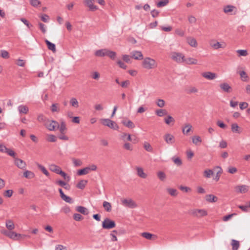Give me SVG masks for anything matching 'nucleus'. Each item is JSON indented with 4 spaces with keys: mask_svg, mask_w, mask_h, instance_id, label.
<instances>
[{
    "mask_svg": "<svg viewBox=\"0 0 250 250\" xmlns=\"http://www.w3.org/2000/svg\"><path fill=\"white\" fill-rule=\"evenodd\" d=\"M142 65L145 68L150 69L156 67L157 66V63L155 60L147 57L144 59Z\"/></svg>",
    "mask_w": 250,
    "mask_h": 250,
    "instance_id": "f257e3e1",
    "label": "nucleus"
},
{
    "mask_svg": "<svg viewBox=\"0 0 250 250\" xmlns=\"http://www.w3.org/2000/svg\"><path fill=\"white\" fill-rule=\"evenodd\" d=\"M102 226L104 229H110L116 227V223L114 220L106 218L103 221Z\"/></svg>",
    "mask_w": 250,
    "mask_h": 250,
    "instance_id": "f03ea898",
    "label": "nucleus"
},
{
    "mask_svg": "<svg viewBox=\"0 0 250 250\" xmlns=\"http://www.w3.org/2000/svg\"><path fill=\"white\" fill-rule=\"evenodd\" d=\"M101 123L104 125L107 126L114 130H117L119 129L118 125L115 122L109 119H102Z\"/></svg>",
    "mask_w": 250,
    "mask_h": 250,
    "instance_id": "7ed1b4c3",
    "label": "nucleus"
},
{
    "mask_svg": "<svg viewBox=\"0 0 250 250\" xmlns=\"http://www.w3.org/2000/svg\"><path fill=\"white\" fill-rule=\"evenodd\" d=\"M171 59L178 63L184 62L185 56L179 52H172L171 53Z\"/></svg>",
    "mask_w": 250,
    "mask_h": 250,
    "instance_id": "20e7f679",
    "label": "nucleus"
},
{
    "mask_svg": "<svg viewBox=\"0 0 250 250\" xmlns=\"http://www.w3.org/2000/svg\"><path fill=\"white\" fill-rule=\"evenodd\" d=\"M209 44L214 49L217 50L219 48H224L226 47V44L224 42H215L214 40H211Z\"/></svg>",
    "mask_w": 250,
    "mask_h": 250,
    "instance_id": "39448f33",
    "label": "nucleus"
},
{
    "mask_svg": "<svg viewBox=\"0 0 250 250\" xmlns=\"http://www.w3.org/2000/svg\"><path fill=\"white\" fill-rule=\"evenodd\" d=\"M207 214V211L204 209H195L192 211V214L197 217L206 216Z\"/></svg>",
    "mask_w": 250,
    "mask_h": 250,
    "instance_id": "423d86ee",
    "label": "nucleus"
},
{
    "mask_svg": "<svg viewBox=\"0 0 250 250\" xmlns=\"http://www.w3.org/2000/svg\"><path fill=\"white\" fill-rule=\"evenodd\" d=\"M164 139L167 144L168 145H172L175 142L174 136L169 133H167L164 136Z\"/></svg>",
    "mask_w": 250,
    "mask_h": 250,
    "instance_id": "0eeeda50",
    "label": "nucleus"
},
{
    "mask_svg": "<svg viewBox=\"0 0 250 250\" xmlns=\"http://www.w3.org/2000/svg\"><path fill=\"white\" fill-rule=\"evenodd\" d=\"M94 0H84V3L85 5L89 7V9L91 11H95L97 10L98 8L96 5H94Z\"/></svg>",
    "mask_w": 250,
    "mask_h": 250,
    "instance_id": "6e6552de",
    "label": "nucleus"
},
{
    "mask_svg": "<svg viewBox=\"0 0 250 250\" xmlns=\"http://www.w3.org/2000/svg\"><path fill=\"white\" fill-rule=\"evenodd\" d=\"M122 203L125 206L133 208L137 207L136 203L132 199H124Z\"/></svg>",
    "mask_w": 250,
    "mask_h": 250,
    "instance_id": "1a4fd4ad",
    "label": "nucleus"
},
{
    "mask_svg": "<svg viewBox=\"0 0 250 250\" xmlns=\"http://www.w3.org/2000/svg\"><path fill=\"white\" fill-rule=\"evenodd\" d=\"M131 58L137 60H141L143 59V55L141 51H133L131 52Z\"/></svg>",
    "mask_w": 250,
    "mask_h": 250,
    "instance_id": "9d476101",
    "label": "nucleus"
},
{
    "mask_svg": "<svg viewBox=\"0 0 250 250\" xmlns=\"http://www.w3.org/2000/svg\"><path fill=\"white\" fill-rule=\"evenodd\" d=\"M7 237L14 240H18L22 238V236L20 234L17 233L12 230H10Z\"/></svg>",
    "mask_w": 250,
    "mask_h": 250,
    "instance_id": "9b49d317",
    "label": "nucleus"
},
{
    "mask_svg": "<svg viewBox=\"0 0 250 250\" xmlns=\"http://www.w3.org/2000/svg\"><path fill=\"white\" fill-rule=\"evenodd\" d=\"M14 159V163L15 165L19 168L23 169L25 167L26 163L25 162L17 157L15 158Z\"/></svg>",
    "mask_w": 250,
    "mask_h": 250,
    "instance_id": "f8f14e48",
    "label": "nucleus"
},
{
    "mask_svg": "<svg viewBox=\"0 0 250 250\" xmlns=\"http://www.w3.org/2000/svg\"><path fill=\"white\" fill-rule=\"evenodd\" d=\"M59 124L57 121L52 120L51 122L48 125V130L50 131H55L58 129Z\"/></svg>",
    "mask_w": 250,
    "mask_h": 250,
    "instance_id": "ddd939ff",
    "label": "nucleus"
},
{
    "mask_svg": "<svg viewBox=\"0 0 250 250\" xmlns=\"http://www.w3.org/2000/svg\"><path fill=\"white\" fill-rule=\"evenodd\" d=\"M249 187L246 185H238L235 187V191L237 192L244 193L248 191Z\"/></svg>",
    "mask_w": 250,
    "mask_h": 250,
    "instance_id": "4468645a",
    "label": "nucleus"
},
{
    "mask_svg": "<svg viewBox=\"0 0 250 250\" xmlns=\"http://www.w3.org/2000/svg\"><path fill=\"white\" fill-rule=\"evenodd\" d=\"M202 75L205 78L209 80H213L217 77V75L215 73L211 72H204Z\"/></svg>",
    "mask_w": 250,
    "mask_h": 250,
    "instance_id": "2eb2a0df",
    "label": "nucleus"
},
{
    "mask_svg": "<svg viewBox=\"0 0 250 250\" xmlns=\"http://www.w3.org/2000/svg\"><path fill=\"white\" fill-rule=\"evenodd\" d=\"M221 89L224 92L229 93L231 91V87L227 83H223L219 85Z\"/></svg>",
    "mask_w": 250,
    "mask_h": 250,
    "instance_id": "dca6fc26",
    "label": "nucleus"
},
{
    "mask_svg": "<svg viewBox=\"0 0 250 250\" xmlns=\"http://www.w3.org/2000/svg\"><path fill=\"white\" fill-rule=\"evenodd\" d=\"M49 168L51 171L57 174H59L62 170L61 168L56 165H49Z\"/></svg>",
    "mask_w": 250,
    "mask_h": 250,
    "instance_id": "f3484780",
    "label": "nucleus"
},
{
    "mask_svg": "<svg viewBox=\"0 0 250 250\" xmlns=\"http://www.w3.org/2000/svg\"><path fill=\"white\" fill-rule=\"evenodd\" d=\"M122 123L126 127L129 128H133L135 127L134 123L129 120H124L122 121Z\"/></svg>",
    "mask_w": 250,
    "mask_h": 250,
    "instance_id": "a211bd4d",
    "label": "nucleus"
},
{
    "mask_svg": "<svg viewBox=\"0 0 250 250\" xmlns=\"http://www.w3.org/2000/svg\"><path fill=\"white\" fill-rule=\"evenodd\" d=\"M58 129L61 134H65L67 131V128L65 123L64 121H62L60 125L59 124V127Z\"/></svg>",
    "mask_w": 250,
    "mask_h": 250,
    "instance_id": "6ab92c4d",
    "label": "nucleus"
},
{
    "mask_svg": "<svg viewBox=\"0 0 250 250\" xmlns=\"http://www.w3.org/2000/svg\"><path fill=\"white\" fill-rule=\"evenodd\" d=\"M76 210L83 215H87L89 213L88 209L83 206L77 207Z\"/></svg>",
    "mask_w": 250,
    "mask_h": 250,
    "instance_id": "aec40b11",
    "label": "nucleus"
},
{
    "mask_svg": "<svg viewBox=\"0 0 250 250\" xmlns=\"http://www.w3.org/2000/svg\"><path fill=\"white\" fill-rule=\"evenodd\" d=\"M56 184L58 185L59 186L65 189L68 190L70 189V186L68 184H67L66 182H65L64 181H63L62 180H57L56 182Z\"/></svg>",
    "mask_w": 250,
    "mask_h": 250,
    "instance_id": "412c9836",
    "label": "nucleus"
},
{
    "mask_svg": "<svg viewBox=\"0 0 250 250\" xmlns=\"http://www.w3.org/2000/svg\"><path fill=\"white\" fill-rule=\"evenodd\" d=\"M107 49H102L96 51L95 55L97 57H104L106 56Z\"/></svg>",
    "mask_w": 250,
    "mask_h": 250,
    "instance_id": "4be33fe9",
    "label": "nucleus"
},
{
    "mask_svg": "<svg viewBox=\"0 0 250 250\" xmlns=\"http://www.w3.org/2000/svg\"><path fill=\"white\" fill-rule=\"evenodd\" d=\"M5 225L6 228L9 230H12L15 229L14 224L11 220H6L5 222Z\"/></svg>",
    "mask_w": 250,
    "mask_h": 250,
    "instance_id": "5701e85b",
    "label": "nucleus"
},
{
    "mask_svg": "<svg viewBox=\"0 0 250 250\" xmlns=\"http://www.w3.org/2000/svg\"><path fill=\"white\" fill-rule=\"evenodd\" d=\"M184 62L188 64H197V60L192 58H185L184 60Z\"/></svg>",
    "mask_w": 250,
    "mask_h": 250,
    "instance_id": "b1692460",
    "label": "nucleus"
},
{
    "mask_svg": "<svg viewBox=\"0 0 250 250\" xmlns=\"http://www.w3.org/2000/svg\"><path fill=\"white\" fill-rule=\"evenodd\" d=\"M217 197L212 194H208L206 196V201L210 203L215 202L217 201Z\"/></svg>",
    "mask_w": 250,
    "mask_h": 250,
    "instance_id": "393cba45",
    "label": "nucleus"
},
{
    "mask_svg": "<svg viewBox=\"0 0 250 250\" xmlns=\"http://www.w3.org/2000/svg\"><path fill=\"white\" fill-rule=\"evenodd\" d=\"M187 41L188 43L192 47H196L197 46V42L195 39L191 37H188L187 38Z\"/></svg>",
    "mask_w": 250,
    "mask_h": 250,
    "instance_id": "a878e982",
    "label": "nucleus"
},
{
    "mask_svg": "<svg viewBox=\"0 0 250 250\" xmlns=\"http://www.w3.org/2000/svg\"><path fill=\"white\" fill-rule=\"evenodd\" d=\"M137 172V175L142 178H146L147 176V175L144 173L143 169L142 167H137L136 168Z\"/></svg>",
    "mask_w": 250,
    "mask_h": 250,
    "instance_id": "bb28decb",
    "label": "nucleus"
},
{
    "mask_svg": "<svg viewBox=\"0 0 250 250\" xmlns=\"http://www.w3.org/2000/svg\"><path fill=\"white\" fill-rule=\"evenodd\" d=\"M87 180H81L77 184L76 187L81 189H83L85 188V185L87 184Z\"/></svg>",
    "mask_w": 250,
    "mask_h": 250,
    "instance_id": "cd10ccee",
    "label": "nucleus"
},
{
    "mask_svg": "<svg viewBox=\"0 0 250 250\" xmlns=\"http://www.w3.org/2000/svg\"><path fill=\"white\" fill-rule=\"evenodd\" d=\"M89 172V168L88 167H85L83 168L80 169L78 170L77 174L78 175H83L88 174Z\"/></svg>",
    "mask_w": 250,
    "mask_h": 250,
    "instance_id": "c85d7f7f",
    "label": "nucleus"
},
{
    "mask_svg": "<svg viewBox=\"0 0 250 250\" xmlns=\"http://www.w3.org/2000/svg\"><path fill=\"white\" fill-rule=\"evenodd\" d=\"M51 111L54 112H59L60 111L59 104L57 103L53 104L50 106Z\"/></svg>",
    "mask_w": 250,
    "mask_h": 250,
    "instance_id": "c756f323",
    "label": "nucleus"
},
{
    "mask_svg": "<svg viewBox=\"0 0 250 250\" xmlns=\"http://www.w3.org/2000/svg\"><path fill=\"white\" fill-rule=\"evenodd\" d=\"M18 110L21 113L26 114L29 109L27 106L25 105H21L18 107Z\"/></svg>",
    "mask_w": 250,
    "mask_h": 250,
    "instance_id": "7c9ffc66",
    "label": "nucleus"
},
{
    "mask_svg": "<svg viewBox=\"0 0 250 250\" xmlns=\"http://www.w3.org/2000/svg\"><path fill=\"white\" fill-rule=\"evenodd\" d=\"M231 245L232 250H238L239 247V242L234 239L231 240Z\"/></svg>",
    "mask_w": 250,
    "mask_h": 250,
    "instance_id": "2f4dec72",
    "label": "nucleus"
},
{
    "mask_svg": "<svg viewBox=\"0 0 250 250\" xmlns=\"http://www.w3.org/2000/svg\"><path fill=\"white\" fill-rule=\"evenodd\" d=\"M215 168V169H217L218 171H217V172L216 173V176L214 178V179L216 181H218L219 180L220 174L222 172V169L221 167H219V166L216 167Z\"/></svg>",
    "mask_w": 250,
    "mask_h": 250,
    "instance_id": "473e14b6",
    "label": "nucleus"
},
{
    "mask_svg": "<svg viewBox=\"0 0 250 250\" xmlns=\"http://www.w3.org/2000/svg\"><path fill=\"white\" fill-rule=\"evenodd\" d=\"M192 139V143L197 146L199 145L202 142L201 138L199 136H194Z\"/></svg>",
    "mask_w": 250,
    "mask_h": 250,
    "instance_id": "72a5a7b5",
    "label": "nucleus"
},
{
    "mask_svg": "<svg viewBox=\"0 0 250 250\" xmlns=\"http://www.w3.org/2000/svg\"><path fill=\"white\" fill-rule=\"evenodd\" d=\"M23 176L26 178L32 179L34 177L35 175H34V173L32 171H29V170H26L23 173Z\"/></svg>",
    "mask_w": 250,
    "mask_h": 250,
    "instance_id": "f704fd0d",
    "label": "nucleus"
},
{
    "mask_svg": "<svg viewBox=\"0 0 250 250\" xmlns=\"http://www.w3.org/2000/svg\"><path fill=\"white\" fill-rule=\"evenodd\" d=\"M103 207L106 211L110 212L111 211V205L110 203L104 201L103 202Z\"/></svg>",
    "mask_w": 250,
    "mask_h": 250,
    "instance_id": "c9c22d12",
    "label": "nucleus"
},
{
    "mask_svg": "<svg viewBox=\"0 0 250 250\" xmlns=\"http://www.w3.org/2000/svg\"><path fill=\"white\" fill-rule=\"evenodd\" d=\"M48 49L52 51L53 53L56 52V45L54 43L48 41Z\"/></svg>",
    "mask_w": 250,
    "mask_h": 250,
    "instance_id": "e433bc0d",
    "label": "nucleus"
},
{
    "mask_svg": "<svg viewBox=\"0 0 250 250\" xmlns=\"http://www.w3.org/2000/svg\"><path fill=\"white\" fill-rule=\"evenodd\" d=\"M37 120L40 123H42L46 125V117L45 116L42 114H39L38 116Z\"/></svg>",
    "mask_w": 250,
    "mask_h": 250,
    "instance_id": "4c0bfd02",
    "label": "nucleus"
},
{
    "mask_svg": "<svg viewBox=\"0 0 250 250\" xmlns=\"http://www.w3.org/2000/svg\"><path fill=\"white\" fill-rule=\"evenodd\" d=\"M106 56L109 57L111 59L114 60L116 56V53L107 49Z\"/></svg>",
    "mask_w": 250,
    "mask_h": 250,
    "instance_id": "58836bf2",
    "label": "nucleus"
},
{
    "mask_svg": "<svg viewBox=\"0 0 250 250\" xmlns=\"http://www.w3.org/2000/svg\"><path fill=\"white\" fill-rule=\"evenodd\" d=\"M156 115L159 117H162L167 114V112L165 109H160L156 111Z\"/></svg>",
    "mask_w": 250,
    "mask_h": 250,
    "instance_id": "ea45409f",
    "label": "nucleus"
},
{
    "mask_svg": "<svg viewBox=\"0 0 250 250\" xmlns=\"http://www.w3.org/2000/svg\"><path fill=\"white\" fill-rule=\"evenodd\" d=\"M168 193L172 196H176L177 195V191L176 189L172 188H168L167 189Z\"/></svg>",
    "mask_w": 250,
    "mask_h": 250,
    "instance_id": "a19ab883",
    "label": "nucleus"
},
{
    "mask_svg": "<svg viewBox=\"0 0 250 250\" xmlns=\"http://www.w3.org/2000/svg\"><path fill=\"white\" fill-rule=\"evenodd\" d=\"M173 162L176 164L177 166H180L182 164V160L179 157H173L171 158Z\"/></svg>",
    "mask_w": 250,
    "mask_h": 250,
    "instance_id": "79ce46f5",
    "label": "nucleus"
},
{
    "mask_svg": "<svg viewBox=\"0 0 250 250\" xmlns=\"http://www.w3.org/2000/svg\"><path fill=\"white\" fill-rule=\"evenodd\" d=\"M168 0H162L159 1L157 3V6L158 7H162L166 6L168 3Z\"/></svg>",
    "mask_w": 250,
    "mask_h": 250,
    "instance_id": "37998d69",
    "label": "nucleus"
},
{
    "mask_svg": "<svg viewBox=\"0 0 250 250\" xmlns=\"http://www.w3.org/2000/svg\"><path fill=\"white\" fill-rule=\"evenodd\" d=\"M141 235L145 238L146 239H148V240H151L152 239V237L153 236V234L149 233V232H143L142 234H141Z\"/></svg>",
    "mask_w": 250,
    "mask_h": 250,
    "instance_id": "c03bdc74",
    "label": "nucleus"
},
{
    "mask_svg": "<svg viewBox=\"0 0 250 250\" xmlns=\"http://www.w3.org/2000/svg\"><path fill=\"white\" fill-rule=\"evenodd\" d=\"M59 174L61 175L65 180L67 181H70V177L65 172H64L62 170H61V171L60 172V173Z\"/></svg>",
    "mask_w": 250,
    "mask_h": 250,
    "instance_id": "a18cd8bd",
    "label": "nucleus"
},
{
    "mask_svg": "<svg viewBox=\"0 0 250 250\" xmlns=\"http://www.w3.org/2000/svg\"><path fill=\"white\" fill-rule=\"evenodd\" d=\"M213 174V172L211 169L205 170L204 172V175L206 178H209Z\"/></svg>",
    "mask_w": 250,
    "mask_h": 250,
    "instance_id": "49530a36",
    "label": "nucleus"
},
{
    "mask_svg": "<svg viewBox=\"0 0 250 250\" xmlns=\"http://www.w3.org/2000/svg\"><path fill=\"white\" fill-rule=\"evenodd\" d=\"M70 104L71 105L75 107H78L79 106V104L77 100L75 98H72L70 101Z\"/></svg>",
    "mask_w": 250,
    "mask_h": 250,
    "instance_id": "de8ad7c7",
    "label": "nucleus"
},
{
    "mask_svg": "<svg viewBox=\"0 0 250 250\" xmlns=\"http://www.w3.org/2000/svg\"><path fill=\"white\" fill-rule=\"evenodd\" d=\"M192 126L190 124L186 125L185 127L183 128V132L185 134H187L190 131Z\"/></svg>",
    "mask_w": 250,
    "mask_h": 250,
    "instance_id": "09e8293b",
    "label": "nucleus"
},
{
    "mask_svg": "<svg viewBox=\"0 0 250 250\" xmlns=\"http://www.w3.org/2000/svg\"><path fill=\"white\" fill-rule=\"evenodd\" d=\"M61 198L66 203L69 204H72L73 203V200L69 196L66 195L65 194Z\"/></svg>",
    "mask_w": 250,
    "mask_h": 250,
    "instance_id": "8fccbe9b",
    "label": "nucleus"
},
{
    "mask_svg": "<svg viewBox=\"0 0 250 250\" xmlns=\"http://www.w3.org/2000/svg\"><path fill=\"white\" fill-rule=\"evenodd\" d=\"M239 126L238 125L235 123L231 125V130L234 133H239Z\"/></svg>",
    "mask_w": 250,
    "mask_h": 250,
    "instance_id": "3c124183",
    "label": "nucleus"
},
{
    "mask_svg": "<svg viewBox=\"0 0 250 250\" xmlns=\"http://www.w3.org/2000/svg\"><path fill=\"white\" fill-rule=\"evenodd\" d=\"M174 122V118L170 115H168L167 117L165 119V122L167 125H169L171 122Z\"/></svg>",
    "mask_w": 250,
    "mask_h": 250,
    "instance_id": "603ef678",
    "label": "nucleus"
},
{
    "mask_svg": "<svg viewBox=\"0 0 250 250\" xmlns=\"http://www.w3.org/2000/svg\"><path fill=\"white\" fill-rule=\"evenodd\" d=\"M234 7L232 5H227L224 8V11L225 13H227L229 12H232Z\"/></svg>",
    "mask_w": 250,
    "mask_h": 250,
    "instance_id": "864d4df0",
    "label": "nucleus"
},
{
    "mask_svg": "<svg viewBox=\"0 0 250 250\" xmlns=\"http://www.w3.org/2000/svg\"><path fill=\"white\" fill-rule=\"evenodd\" d=\"M157 176L161 181H164L166 177L165 173L161 171L157 173Z\"/></svg>",
    "mask_w": 250,
    "mask_h": 250,
    "instance_id": "5fc2aeb1",
    "label": "nucleus"
},
{
    "mask_svg": "<svg viewBox=\"0 0 250 250\" xmlns=\"http://www.w3.org/2000/svg\"><path fill=\"white\" fill-rule=\"evenodd\" d=\"M144 148L148 152H152L153 150L151 145L147 142H145L144 144Z\"/></svg>",
    "mask_w": 250,
    "mask_h": 250,
    "instance_id": "6e6d98bb",
    "label": "nucleus"
},
{
    "mask_svg": "<svg viewBox=\"0 0 250 250\" xmlns=\"http://www.w3.org/2000/svg\"><path fill=\"white\" fill-rule=\"evenodd\" d=\"M8 155L13 157L14 158H16V153L12 149H9L7 148V150L5 152Z\"/></svg>",
    "mask_w": 250,
    "mask_h": 250,
    "instance_id": "4d7b16f0",
    "label": "nucleus"
},
{
    "mask_svg": "<svg viewBox=\"0 0 250 250\" xmlns=\"http://www.w3.org/2000/svg\"><path fill=\"white\" fill-rule=\"evenodd\" d=\"M57 139V137L54 135H48V142H55Z\"/></svg>",
    "mask_w": 250,
    "mask_h": 250,
    "instance_id": "13d9d810",
    "label": "nucleus"
},
{
    "mask_svg": "<svg viewBox=\"0 0 250 250\" xmlns=\"http://www.w3.org/2000/svg\"><path fill=\"white\" fill-rule=\"evenodd\" d=\"M13 191L12 190H6L3 193V195L7 197H11L12 196Z\"/></svg>",
    "mask_w": 250,
    "mask_h": 250,
    "instance_id": "bf43d9fd",
    "label": "nucleus"
},
{
    "mask_svg": "<svg viewBox=\"0 0 250 250\" xmlns=\"http://www.w3.org/2000/svg\"><path fill=\"white\" fill-rule=\"evenodd\" d=\"M74 219L77 221H80L83 219V216L79 213H75L73 215Z\"/></svg>",
    "mask_w": 250,
    "mask_h": 250,
    "instance_id": "052dcab7",
    "label": "nucleus"
},
{
    "mask_svg": "<svg viewBox=\"0 0 250 250\" xmlns=\"http://www.w3.org/2000/svg\"><path fill=\"white\" fill-rule=\"evenodd\" d=\"M237 52L239 54L240 56H246L248 55V52L246 50H238Z\"/></svg>",
    "mask_w": 250,
    "mask_h": 250,
    "instance_id": "680f3d73",
    "label": "nucleus"
},
{
    "mask_svg": "<svg viewBox=\"0 0 250 250\" xmlns=\"http://www.w3.org/2000/svg\"><path fill=\"white\" fill-rule=\"evenodd\" d=\"M165 102L164 100L158 99L157 102V105L160 107H163L165 106Z\"/></svg>",
    "mask_w": 250,
    "mask_h": 250,
    "instance_id": "e2e57ef3",
    "label": "nucleus"
},
{
    "mask_svg": "<svg viewBox=\"0 0 250 250\" xmlns=\"http://www.w3.org/2000/svg\"><path fill=\"white\" fill-rule=\"evenodd\" d=\"M1 56L2 58L6 59L9 57L8 52L6 50H1Z\"/></svg>",
    "mask_w": 250,
    "mask_h": 250,
    "instance_id": "0e129e2a",
    "label": "nucleus"
},
{
    "mask_svg": "<svg viewBox=\"0 0 250 250\" xmlns=\"http://www.w3.org/2000/svg\"><path fill=\"white\" fill-rule=\"evenodd\" d=\"M73 162L75 167L81 166L82 164V162L81 160L76 159H73Z\"/></svg>",
    "mask_w": 250,
    "mask_h": 250,
    "instance_id": "69168bd1",
    "label": "nucleus"
},
{
    "mask_svg": "<svg viewBox=\"0 0 250 250\" xmlns=\"http://www.w3.org/2000/svg\"><path fill=\"white\" fill-rule=\"evenodd\" d=\"M217 125L218 126L223 129H225L227 127V125L221 121H218L217 122Z\"/></svg>",
    "mask_w": 250,
    "mask_h": 250,
    "instance_id": "338daca9",
    "label": "nucleus"
},
{
    "mask_svg": "<svg viewBox=\"0 0 250 250\" xmlns=\"http://www.w3.org/2000/svg\"><path fill=\"white\" fill-rule=\"evenodd\" d=\"M55 250H67V248L62 245H58L55 247Z\"/></svg>",
    "mask_w": 250,
    "mask_h": 250,
    "instance_id": "774afa93",
    "label": "nucleus"
}]
</instances>
